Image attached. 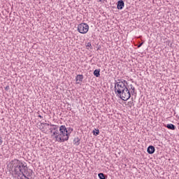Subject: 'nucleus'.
<instances>
[{
  "instance_id": "1",
  "label": "nucleus",
  "mask_w": 179,
  "mask_h": 179,
  "mask_svg": "<svg viewBox=\"0 0 179 179\" xmlns=\"http://www.w3.org/2000/svg\"><path fill=\"white\" fill-rule=\"evenodd\" d=\"M128 83L127 80H118L117 82L115 83V93L117 94V97H120L124 101L129 100L131 99V92L127 86Z\"/></svg>"
},
{
  "instance_id": "2",
  "label": "nucleus",
  "mask_w": 179,
  "mask_h": 179,
  "mask_svg": "<svg viewBox=\"0 0 179 179\" xmlns=\"http://www.w3.org/2000/svg\"><path fill=\"white\" fill-rule=\"evenodd\" d=\"M15 176H17V179H30L24 175L27 171V166L20 162L19 159H14L11 162Z\"/></svg>"
},
{
  "instance_id": "3",
  "label": "nucleus",
  "mask_w": 179,
  "mask_h": 179,
  "mask_svg": "<svg viewBox=\"0 0 179 179\" xmlns=\"http://www.w3.org/2000/svg\"><path fill=\"white\" fill-rule=\"evenodd\" d=\"M59 131L61 134L63 135H71L73 132V128L66 127L65 125H62L59 127Z\"/></svg>"
},
{
  "instance_id": "4",
  "label": "nucleus",
  "mask_w": 179,
  "mask_h": 179,
  "mask_svg": "<svg viewBox=\"0 0 179 179\" xmlns=\"http://www.w3.org/2000/svg\"><path fill=\"white\" fill-rule=\"evenodd\" d=\"M78 31L81 34H86L89 31V25L87 23H81L78 24Z\"/></svg>"
},
{
  "instance_id": "5",
  "label": "nucleus",
  "mask_w": 179,
  "mask_h": 179,
  "mask_svg": "<svg viewBox=\"0 0 179 179\" xmlns=\"http://www.w3.org/2000/svg\"><path fill=\"white\" fill-rule=\"evenodd\" d=\"M55 139L57 142H64L65 141H68L69 139V135H57L55 136Z\"/></svg>"
},
{
  "instance_id": "6",
  "label": "nucleus",
  "mask_w": 179,
  "mask_h": 179,
  "mask_svg": "<svg viewBox=\"0 0 179 179\" xmlns=\"http://www.w3.org/2000/svg\"><path fill=\"white\" fill-rule=\"evenodd\" d=\"M124 6H125L124 0H119L117 3V9H118V10H122V9H124Z\"/></svg>"
},
{
  "instance_id": "7",
  "label": "nucleus",
  "mask_w": 179,
  "mask_h": 179,
  "mask_svg": "<svg viewBox=\"0 0 179 179\" xmlns=\"http://www.w3.org/2000/svg\"><path fill=\"white\" fill-rule=\"evenodd\" d=\"M155 151H156V149L155 148V146H153V145H150L147 148V152L149 155H153V153H155Z\"/></svg>"
},
{
  "instance_id": "8",
  "label": "nucleus",
  "mask_w": 179,
  "mask_h": 179,
  "mask_svg": "<svg viewBox=\"0 0 179 179\" xmlns=\"http://www.w3.org/2000/svg\"><path fill=\"white\" fill-rule=\"evenodd\" d=\"M166 128H168V129H171V131H174L176 129V125L173 124H167L164 125Z\"/></svg>"
},
{
  "instance_id": "9",
  "label": "nucleus",
  "mask_w": 179,
  "mask_h": 179,
  "mask_svg": "<svg viewBox=\"0 0 179 179\" xmlns=\"http://www.w3.org/2000/svg\"><path fill=\"white\" fill-rule=\"evenodd\" d=\"M51 132H53V135H58L59 131H58V126H55Z\"/></svg>"
},
{
  "instance_id": "10",
  "label": "nucleus",
  "mask_w": 179,
  "mask_h": 179,
  "mask_svg": "<svg viewBox=\"0 0 179 179\" xmlns=\"http://www.w3.org/2000/svg\"><path fill=\"white\" fill-rule=\"evenodd\" d=\"M94 75L96 76V78L100 77V69H95L94 71Z\"/></svg>"
},
{
  "instance_id": "11",
  "label": "nucleus",
  "mask_w": 179,
  "mask_h": 179,
  "mask_svg": "<svg viewBox=\"0 0 179 179\" xmlns=\"http://www.w3.org/2000/svg\"><path fill=\"white\" fill-rule=\"evenodd\" d=\"M74 142V145H76V146H79L80 143V139L79 138H76L73 141Z\"/></svg>"
},
{
  "instance_id": "12",
  "label": "nucleus",
  "mask_w": 179,
  "mask_h": 179,
  "mask_svg": "<svg viewBox=\"0 0 179 179\" xmlns=\"http://www.w3.org/2000/svg\"><path fill=\"white\" fill-rule=\"evenodd\" d=\"M98 177L100 179H107V176L104 175V173H99L98 174Z\"/></svg>"
},
{
  "instance_id": "13",
  "label": "nucleus",
  "mask_w": 179,
  "mask_h": 179,
  "mask_svg": "<svg viewBox=\"0 0 179 179\" xmlns=\"http://www.w3.org/2000/svg\"><path fill=\"white\" fill-rule=\"evenodd\" d=\"M79 80V82H82V80H83V75H78L76 76V82H78Z\"/></svg>"
},
{
  "instance_id": "14",
  "label": "nucleus",
  "mask_w": 179,
  "mask_h": 179,
  "mask_svg": "<svg viewBox=\"0 0 179 179\" xmlns=\"http://www.w3.org/2000/svg\"><path fill=\"white\" fill-rule=\"evenodd\" d=\"M92 134L93 135H99V134H100V130H99V129H94L92 131Z\"/></svg>"
},
{
  "instance_id": "15",
  "label": "nucleus",
  "mask_w": 179,
  "mask_h": 179,
  "mask_svg": "<svg viewBox=\"0 0 179 179\" xmlns=\"http://www.w3.org/2000/svg\"><path fill=\"white\" fill-rule=\"evenodd\" d=\"M130 87L131 90V93H132V94H134V93H135V87H134V85H130Z\"/></svg>"
},
{
  "instance_id": "16",
  "label": "nucleus",
  "mask_w": 179,
  "mask_h": 179,
  "mask_svg": "<svg viewBox=\"0 0 179 179\" xmlns=\"http://www.w3.org/2000/svg\"><path fill=\"white\" fill-rule=\"evenodd\" d=\"M128 106H129V107H130V108H131L132 106H134V101H129V102H128Z\"/></svg>"
},
{
  "instance_id": "17",
  "label": "nucleus",
  "mask_w": 179,
  "mask_h": 179,
  "mask_svg": "<svg viewBox=\"0 0 179 179\" xmlns=\"http://www.w3.org/2000/svg\"><path fill=\"white\" fill-rule=\"evenodd\" d=\"M86 47H88L89 48H90L92 47V43L90 42L87 43Z\"/></svg>"
},
{
  "instance_id": "18",
  "label": "nucleus",
  "mask_w": 179,
  "mask_h": 179,
  "mask_svg": "<svg viewBox=\"0 0 179 179\" xmlns=\"http://www.w3.org/2000/svg\"><path fill=\"white\" fill-rule=\"evenodd\" d=\"M142 45H143V42L141 43L139 45H138V48H141V47H142Z\"/></svg>"
},
{
  "instance_id": "19",
  "label": "nucleus",
  "mask_w": 179,
  "mask_h": 179,
  "mask_svg": "<svg viewBox=\"0 0 179 179\" xmlns=\"http://www.w3.org/2000/svg\"><path fill=\"white\" fill-rule=\"evenodd\" d=\"M5 90H9V86L6 87Z\"/></svg>"
},
{
  "instance_id": "20",
  "label": "nucleus",
  "mask_w": 179,
  "mask_h": 179,
  "mask_svg": "<svg viewBox=\"0 0 179 179\" xmlns=\"http://www.w3.org/2000/svg\"><path fill=\"white\" fill-rule=\"evenodd\" d=\"M38 117L39 118H43V116H42L41 115H39Z\"/></svg>"
},
{
  "instance_id": "21",
  "label": "nucleus",
  "mask_w": 179,
  "mask_h": 179,
  "mask_svg": "<svg viewBox=\"0 0 179 179\" xmlns=\"http://www.w3.org/2000/svg\"><path fill=\"white\" fill-rule=\"evenodd\" d=\"M0 143H2V138L0 137Z\"/></svg>"
},
{
  "instance_id": "22",
  "label": "nucleus",
  "mask_w": 179,
  "mask_h": 179,
  "mask_svg": "<svg viewBox=\"0 0 179 179\" xmlns=\"http://www.w3.org/2000/svg\"><path fill=\"white\" fill-rule=\"evenodd\" d=\"M99 1V2H101L103 0H98Z\"/></svg>"
},
{
  "instance_id": "23",
  "label": "nucleus",
  "mask_w": 179,
  "mask_h": 179,
  "mask_svg": "<svg viewBox=\"0 0 179 179\" xmlns=\"http://www.w3.org/2000/svg\"><path fill=\"white\" fill-rule=\"evenodd\" d=\"M77 83H78V84H79L80 83H79V82H78Z\"/></svg>"
}]
</instances>
